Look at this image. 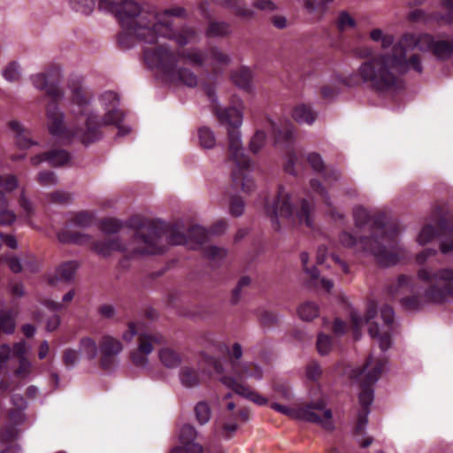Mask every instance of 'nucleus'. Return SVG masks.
<instances>
[{
  "label": "nucleus",
  "mask_w": 453,
  "mask_h": 453,
  "mask_svg": "<svg viewBox=\"0 0 453 453\" xmlns=\"http://www.w3.org/2000/svg\"><path fill=\"white\" fill-rule=\"evenodd\" d=\"M71 97L68 103L70 120L65 123V114L54 104L47 106L48 127L50 134L63 139H76L83 144H89L101 137L100 128L116 125L119 135L128 134L131 128L121 124L124 114L119 108V98L116 92L108 90L98 97V104L104 111L97 114V108L92 103L91 91L81 83L70 85Z\"/></svg>",
  "instance_id": "obj_1"
},
{
  "label": "nucleus",
  "mask_w": 453,
  "mask_h": 453,
  "mask_svg": "<svg viewBox=\"0 0 453 453\" xmlns=\"http://www.w3.org/2000/svg\"><path fill=\"white\" fill-rule=\"evenodd\" d=\"M417 43L426 45L441 61L449 60L453 55V37L450 40H436L434 35L426 33L416 39L413 34H404L390 52L380 53L364 61L357 72L342 78V83L348 87L365 83L379 93L400 88L403 85L402 76L409 70L418 73L423 72L418 54H412L407 58L405 44Z\"/></svg>",
  "instance_id": "obj_2"
},
{
  "label": "nucleus",
  "mask_w": 453,
  "mask_h": 453,
  "mask_svg": "<svg viewBox=\"0 0 453 453\" xmlns=\"http://www.w3.org/2000/svg\"><path fill=\"white\" fill-rule=\"evenodd\" d=\"M355 226L362 230L369 226L370 235L358 238L348 231H342L339 241L346 248L356 249L372 255L381 266L394 265L400 260V248L397 241L399 229L396 225L387 226L383 213L371 214L364 207L353 211Z\"/></svg>",
  "instance_id": "obj_3"
},
{
  "label": "nucleus",
  "mask_w": 453,
  "mask_h": 453,
  "mask_svg": "<svg viewBox=\"0 0 453 453\" xmlns=\"http://www.w3.org/2000/svg\"><path fill=\"white\" fill-rule=\"evenodd\" d=\"M437 254L434 249H425L416 257L418 265H423L418 270V279L426 285L424 294L416 292L413 285V278L401 274L397 282L388 287V295L392 297L397 296L403 289H409L411 295L400 299L402 307L410 311L421 310L425 303H443L449 299H453V269H434L428 263L431 257Z\"/></svg>",
  "instance_id": "obj_4"
},
{
  "label": "nucleus",
  "mask_w": 453,
  "mask_h": 453,
  "mask_svg": "<svg viewBox=\"0 0 453 453\" xmlns=\"http://www.w3.org/2000/svg\"><path fill=\"white\" fill-rule=\"evenodd\" d=\"M205 95L212 104V111L219 123L226 127L228 137V157L234 163L232 170V181L244 193H250L255 188V182L250 177V158L244 153L239 128L242 123V114L236 107L221 108L217 104L214 85L203 86Z\"/></svg>",
  "instance_id": "obj_5"
},
{
  "label": "nucleus",
  "mask_w": 453,
  "mask_h": 453,
  "mask_svg": "<svg viewBox=\"0 0 453 453\" xmlns=\"http://www.w3.org/2000/svg\"><path fill=\"white\" fill-rule=\"evenodd\" d=\"M209 231L199 225L190 226L185 234L178 224L169 225L158 219L143 216V256L145 254H163L168 245L203 244Z\"/></svg>",
  "instance_id": "obj_6"
},
{
  "label": "nucleus",
  "mask_w": 453,
  "mask_h": 453,
  "mask_svg": "<svg viewBox=\"0 0 453 453\" xmlns=\"http://www.w3.org/2000/svg\"><path fill=\"white\" fill-rule=\"evenodd\" d=\"M153 62L163 81L169 84L180 82L187 87L195 88L198 83L197 76L188 68H177L179 60L195 66L202 67L205 63L204 53L198 49L172 51L164 45L157 46L152 52Z\"/></svg>",
  "instance_id": "obj_7"
},
{
  "label": "nucleus",
  "mask_w": 453,
  "mask_h": 453,
  "mask_svg": "<svg viewBox=\"0 0 453 453\" xmlns=\"http://www.w3.org/2000/svg\"><path fill=\"white\" fill-rule=\"evenodd\" d=\"M98 9L111 13L119 20L122 32L119 43L125 49L133 47L142 41V6L135 0H99Z\"/></svg>",
  "instance_id": "obj_8"
},
{
  "label": "nucleus",
  "mask_w": 453,
  "mask_h": 453,
  "mask_svg": "<svg viewBox=\"0 0 453 453\" xmlns=\"http://www.w3.org/2000/svg\"><path fill=\"white\" fill-rule=\"evenodd\" d=\"M265 211L271 218L276 230L280 228V217L293 224H305L310 228L313 226L311 203L304 198H296L285 192L283 186L279 187L277 196L272 205L268 201L265 202Z\"/></svg>",
  "instance_id": "obj_9"
},
{
  "label": "nucleus",
  "mask_w": 453,
  "mask_h": 453,
  "mask_svg": "<svg viewBox=\"0 0 453 453\" xmlns=\"http://www.w3.org/2000/svg\"><path fill=\"white\" fill-rule=\"evenodd\" d=\"M171 17L186 18L187 11L180 6L165 9L153 15L154 21L152 23L150 21L146 23L143 16V42H147L145 30H152L156 35L173 40L180 47H184L196 40L197 33L194 27L184 26L180 30H174Z\"/></svg>",
  "instance_id": "obj_10"
},
{
  "label": "nucleus",
  "mask_w": 453,
  "mask_h": 453,
  "mask_svg": "<svg viewBox=\"0 0 453 453\" xmlns=\"http://www.w3.org/2000/svg\"><path fill=\"white\" fill-rule=\"evenodd\" d=\"M369 358L365 365L360 368L353 370L352 376L360 380V393L358 401L360 409L357 412V418L353 428L355 435L363 434L368 423V416L370 414V406L372 405L374 394L372 385L380 379L386 364L384 360H378L371 370L366 372L371 364Z\"/></svg>",
  "instance_id": "obj_11"
},
{
  "label": "nucleus",
  "mask_w": 453,
  "mask_h": 453,
  "mask_svg": "<svg viewBox=\"0 0 453 453\" xmlns=\"http://www.w3.org/2000/svg\"><path fill=\"white\" fill-rule=\"evenodd\" d=\"M326 403L323 398L308 402L296 409L277 403L271 404V408L280 413L298 420L320 425L326 431H334L333 412L330 409H326Z\"/></svg>",
  "instance_id": "obj_12"
},
{
  "label": "nucleus",
  "mask_w": 453,
  "mask_h": 453,
  "mask_svg": "<svg viewBox=\"0 0 453 453\" xmlns=\"http://www.w3.org/2000/svg\"><path fill=\"white\" fill-rule=\"evenodd\" d=\"M128 226L130 235L134 237L132 242L124 246L119 239H109L94 242L92 250L103 257H109L114 251L124 250L129 258L139 257L142 254V221L139 218H133L128 221Z\"/></svg>",
  "instance_id": "obj_13"
},
{
  "label": "nucleus",
  "mask_w": 453,
  "mask_h": 453,
  "mask_svg": "<svg viewBox=\"0 0 453 453\" xmlns=\"http://www.w3.org/2000/svg\"><path fill=\"white\" fill-rule=\"evenodd\" d=\"M275 144H284L287 149V161L284 165V171L292 175H296L299 169L303 167V157L297 153L293 148L294 126L290 121H286L280 127L273 121H270Z\"/></svg>",
  "instance_id": "obj_14"
},
{
  "label": "nucleus",
  "mask_w": 453,
  "mask_h": 453,
  "mask_svg": "<svg viewBox=\"0 0 453 453\" xmlns=\"http://www.w3.org/2000/svg\"><path fill=\"white\" fill-rule=\"evenodd\" d=\"M437 235L445 236L449 239V241H443L440 243L441 252L443 254L453 252L452 219L441 217L436 223V228L430 224L424 226L418 236V241L420 244H426Z\"/></svg>",
  "instance_id": "obj_15"
},
{
  "label": "nucleus",
  "mask_w": 453,
  "mask_h": 453,
  "mask_svg": "<svg viewBox=\"0 0 453 453\" xmlns=\"http://www.w3.org/2000/svg\"><path fill=\"white\" fill-rule=\"evenodd\" d=\"M30 80L35 88L44 90L54 102L63 98L64 93L59 86L61 73L58 68H52L44 73L32 75Z\"/></svg>",
  "instance_id": "obj_16"
},
{
  "label": "nucleus",
  "mask_w": 453,
  "mask_h": 453,
  "mask_svg": "<svg viewBox=\"0 0 453 453\" xmlns=\"http://www.w3.org/2000/svg\"><path fill=\"white\" fill-rule=\"evenodd\" d=\"M441 5L447 11L446 13L441 12H426L421 9H415L408 13L407 19L411 22H421L425 25L434 21L438 24L453 23V0H441Z\"/></svg>",
  "instance_id": "obj_17"
},
{
  "label": "nucleus",
  "mask_w": 453,
  "mask_h": 453,
  "mask_svg": "<svg viewBox=\"0 0 453 453\" xmlns=\"http://www.w3.org/2000/svg\"><path fill=\"white\" fill-rule=\"evenodd\" d=\"M380 316L384 321L385 326H387V330H385L383 333H380L378 323L372 322L369 326L368 332L372 338H376L379 340L380 349L382 351H386L391 346L390 331L393 328L395 320L394 309L388 304H384L380 309Z\"/></svg>",
  "instance_id": "obj_18"
},
{
  "label": "nucleus",
  "mask_w": 453,
  "mask_h": 453,
  "mask_svg": "<svg viewBox=\"0 0 453 453\" xmlns=\"http://www.w3.org/2000/svg\"><path fill=\"white\" fill-rule=\"evenodd\" d=\"M99 350L101 353V366L104 369H110L117 357L123 351V344L119 338L106 334L99 341Z\"/></svg>",
  "instance_id": "obj_19"
},
{
  "label": "nucleus",
  "mask_w": 453,
  "mask_h": 453,
  "mask_svg": "<svg viewBox=\"0 0 453 453\" xmlns=\"http://www.w3.org/2000/svg\"><path fill=\"white\" fill-rule=\"evenodd\" d=\"M222 384L231 388L234 393L252 401L257 405L264 406L267 403V399L260 395L257 392L254 391L251 388L238 382L231 376L222 375L219 379Z\"/></svg>",
  "instance_id": "obj_20"
},
{
  "label": "nucleus",
  "mask_w": 453,
  "mask_h": 453,
  "mask_svg": "<svg viewBox=\"0 0 453 453\" xmlns=\"http://www.w3.org/2000/svg\"><path fill=\"white\" fill-rule=\"evenodd\" d=\"M311 19H319L328 9L333 0H298Z\"/></svg>",
  "instance_id": "obj_21"
},
{
  "label": "nucleus",
  "mask_w": 453,
  "mask_h": 453,
  "mask_svg": "<svg viewBox=\"0 0 453 453\" xmlns=\"http://www.w3.org/2000/svg\"><path fill=\"white\" fill-rule=\"evenodd\" d=\"M58 239L62 243L83 245L90 242L91 237L86 234L74 232L66 226L58 233Z\"/></svg>",
  "instance_id": "obj_22"
},
{
  "label": "nucleus",
  "mask_w": 453,
  "mask_h": 453,
  "mask_svg": "<svg viewBox=\"0 0 453 453\" xmlns=\"http://www.w3.org/2000/svg\"><path fill=\"white\" fill-rule=\"evenodd\" d=\"M19 186V179L14 174L0 175V188L2 187L5 192H12ZM9 207V201L5 194L0 191V211Z\"/></svg>",
  "instance_id": "obj_23"
},
{
  "label": "nucleus",
  "mask_w": 453,
  "mask_h": 453,
  "mask_svg": "<svg viewBox=\"0 0 453 453\" xmlns=\"http://www.w3.org/2000/svg\"><path fill=\"white\" fill-rule=\"evenodd\" d=\"M9 127L14 132L16 143L20 149H28L36 144V142L30 139L29 130L24 128L19 121H10Z\"/></svg>",
  "instance_id": "obj_24"
},
{
  "label": "nucleus",
  "mask_w": 453,
  "mask_h": 453,
  "mask_svg": "<svg viewBox=\"0 0 453 453\" xmlns=\"http://www.w3.org/2000/svg\"><path fill=\"white\" fill-rule=\"evenodd\" d=\"M78 265L73 262H66L59 265V267L56 270L53 277L49 278V282L52 285L56 284L58 281H71L74 278V274Z\"/></svg>",
  "instance_id": "obj_25"
},
{
  "label": "nucleus",
  "mask_w": 453,
  "mask_h": 453,
  "mask_svg": "<svg viewBox=\"0 0 453 453\" xmlns=\"http://www.w3.org/2000/svg\"><path fill=\"white\" fill-rule=\"evenodd\" d=\"M233 371L240 378H254L259 380L262 378L263 372L259 366L254 364H243L240 362H233Z\"/></svg>",
  "instance_id": "obj_26"
},
{
  "label": "nucleus",
  "mask_w": 453,
  "mask_h": 453,
  "mask_svg": "<svg viewBox=\"0 0 453 453\" xmlns=\"http://www.w3.org/2000/svg\"><path fill=\"white\" fill-rule=\"evenodd\" d=\"M292 116L297 122L311 125L315 121L317 112L311 109V105L301 104L295 107Z\"/></svg>",
  "instance_id": "obj_27"
},
{
  "label": "nucleus",
  "mask_w": 453,
  "mask_h": 453,
  "mask_svg": "<svg viewBox=\"0 0 453 453\" xmlns=\"http://www.w3.org/2000/svg\"><path fill=\"white\" fill-rule=\"evenodd\" d=\"M99 350V344L96 343V340L86 336L81 339L79 344V351L88 360H94L96 358Z\"/></svg>",
  "instance_id": "obj_28"
},
{
  "label": "nucleus",
  "mask_w": 453,
  "mask_h": 453,
  "mask_svg": "<svg viewBox=\"0 0 453 453\" xmlns=\"http://www.w3.org/2000/svg\"><path fill=\"white\" fill-rule=\"evenodd\" d=\"M232 33L231 25L224 21H210L206 29L208 37H225Z\"/></svg>",
  "instance_id": "obj_29"
},
{
  "label": "nucleus",
  "mask_w": 453,
  "mask_h": 453,
  "mask_svg": "<svg viewBox=\"0 0 453 453\" xmlns=\"http://www.w3.org/2000/svg\"><path fill=\"white\" fill-rule=\"evenodd\" d=\"M231 78L233 81L240 88L246 91L251 88L252 73L247 67H242L238 71L232 73Z\"/></svg>",
  "instance_id": "obj_30"
},
{
  "label": "nucleus",
  "mask_w": 453,
  "mask_h": 453,
  "mask_svg": "<svg viewBox=\"0 0 453 453\" xmlns=\"http://www.w3.org/2000/svg\"><path fill=\"white\" fill-rule=\"evenodd\" d=\"M71 226L85 228L90 226L95 221V215L88 211H79L69 219Z\"/></svg>",
  "instance_id": "obj_31"
},
{
  "label": "nucleus",
  "mask_w": 453,
  "mask_h": 453,
  "mask_svg": "<svg viewBox=\"0 0 453 453\" xmlns=\"http://www.w3.org/2000/svg\"><path fill=\"white\" fill-rule=\"evenodd\" d=\"M180 379L186 388H193L200 383V377L196 370L190 367H182L180 372Z\"/></svg>",
  "instance_id": "obj_32"
},
{
  "label": "nucleus",
  "mask_w": 453,
  "mask_h": 453,
  "mask_svg": "<svg viewBox=\"0 0 453 453\" xmlns=\"http://www.w3.org/2000/svg\"><path fill=\"white\" fill-rule=\"evenodd\" d=\"M301 319L311 321L319 316V306L313 302H305L297 310Z\"/></svg>",
  "instance_id": "obj_33"
},
{
  "label": "nucleus",
  "mask_w": 453,
  "mask_h": 453,
  "mask_svg": "<svg viewBox=\"0 0 453 453\" xmlns=\"http://www.w3.org/2000/svg\"><path fill=\"white\" fill-rule=\"evenodd\" d=\"M356 26L357 22L355 19H353L346 11L341 12L335 20V27L339 33L353 29Z\"/></svg>",
  "instance_id": "obj_34"
},
{
  "label": "nucleus",
  "mask_w": 453,
  "mask_h": 453,
  "mask_svg": "<svg viewBox=\"0 0 453 453\" xmlns=\"http://www.w3.org/2000/svg\"><path fill=\"white\" fill-rule=\"evenodd\" d=\"M69 160L70 156L64 150H53L47 153V162L52 166H62Z\"/></svg>",
  "instance_id": "obj_35"
},
{
  "label": "nucleus",
  "mask_w": 453,
  "mask_h": 453,
  "mask_svg": "<svg viewBox=\"0 0 453 453\" xmlns=\"http://www.w3.org/2000/svg\"><path fill=\"white\" fill-rule=\"evenodd\" d=\"M224 4L238 17L250 18L253 15V11L245 8L243 0H226Z\"/></svg>",
  "instance_id": "obj_36"
},
{
  "label": "nucleus",
  "mask_w": 453,
  "mask_h": 453,
  "mask_svg": "<svg viewBox=\"0 0 453 453\" xmlns=\"http://www.w3.org/2000/svg\"><path fill=\"white\" fill-rule=\"evenodd\" d=\"M15 319L11 311H0V332L11 334L15 330Z\"/></svg>",
  "instance_id": "obj_37"
},
{
  "label": "nucleus",
  "mask_w": 453,
  "mask_h": 453,
  "mask_svg": "<svg viewBox=\"0 0 453 453\" xmlns=\"http://www.w3.org/2000/svg\"><path fill=\"white\" fill-rule=\"evenodd\" d=\"M159 358L166 367H176L180 364L179 354L171 349H161Z\"/></svg>",
  "instance_id": "obj_38"
},
{
  "label": "nucleus",
  "mask_w": 453,
  "mask_h": 453,
  "mask_svg": "<svg viewBox=\"0 0 453 453\" xmlns=\"http://www.w3.org/2000/svg\"><path fill=\"white\" fill-rule=\"evenodd\" d=\"M218 349L219 352L221 353H227L228 356H229V358H230V362H231V366L233 367V362L235 361V362H239V359L242 357V346L241 344L235 342L233 347H232V349L230 350L228 346L226 344V343H223V342H219L218 344Z\"/></svg>",
  "instance_id": "obj_39"
},
{
  "label": "nucleus",
  "mask_w": 453,
  "mask_h": 453,
  "mask_svg": "<svg viewBox=\"0 0 453 453\" xmlns=\"http://www.w3.org/2000/svg\"><path fill=\"white\" fill-rule=\"evenodd\" d=\"M194 411L196 420L200 425H204L210 420L211 412V408L206 402L202 401L197 403Z\"/></svg>",
  "instance_id": "obj_40"
},
{
  "label": "nucleus",
  "mask_w": 453,
  "mask_h": 453,
  "mask_svg": "<svg viewBox=\"0 0 453 453\" xmlns=\"http://www.w3.org/2000/svg\"><path fill=\"white\" fill-rule=\"evenodd\" d=\"M198 137L200 144L204 149H211L215 145V136L213 132L206 127H203L198 130Z\"/></svg>",
  "instance_id": "obj_41"
},
{
  "label": "nucleus",
  "mask_w": 453,
  "mask_h": 453,
  "mask_svg": "<svg viewBox=\"0 0 453 453\" xmlns=\"http://www.w3.org/2000/svg\"><path fill=\"white\" fill-rule=\"evenodd\" d=\"M71 6L75 12L88 15L96 7V0H71Z\"/></svg>",
  "instance_id": "obj_42"
},
{
  "label": "nucleus",
  "mask_w": 453,
  "mask_h": 453,
  "mask_svg": "<svg viewBox=\"0 0 453 453\" xmlns=\"http://www.w3.org/2000/svg\"><path fill=\"white\" fill-rule=\"evenodd\" d=\"M370 38L373 42H381V47L387 49L390 46H394V36L391 35H384L382 30L380 28L372 29L370 32Z\"/></svg>",
  "instance_id": "obj_43"
},
{
  "label": "nucleus",
  "mask_w": 453,
  "mask_h": 453,
  "mask_svg": "<svg viewBox=\"0 0 453 453\" xmlns=\"http://www.w3.org/2000/svg\"><path fill=\"white\" fill-rule=\"evenodd\" d=\"M75 296L74 289L69 290L66 294H65L62 297V303L54 302L51 300H47L44 302L43 305L46 309L50 311H58L64 308V303H70L73 301Z\"/></svg>",
  "instance_id": "obj_44"
},
{
  "label": "nucleus",
  "mask_w": 453,
  "mask_h": 453,
  "mask_svg": "<svg viewBox=\"0 0 453 453\" xmlns=\"http://www.w3.org/2000/svg\"><path fill=\"white\" fill-rule=\"evenodd\" d=\"M36 180L41 186L46 188L56 186L58 182L57 175L52 171L39 172Z\"/></svg>",
  "instance_id": "obj_45"
},
{
  "label": "nucleus",
  "mask_w": 453,
  "mask_h": 453,
  "mask_svg": "<svg viewBox=\"0 0 453 453\" xmlns=\"http://www.w3.org/2000/svg\"><path fill=\"white\" fill-rule=\"evenodd\" d=\"M197 435L196 428L189 425L186 424L182 426L180 433V441L184 445H188L189 443H195Z\"/></svg>",
  "instance_id": "obj_46"
},
{
  "label": "nucleus",
  "mask_w": 453,
  "mask_h": 453,
  "mask_svg": "<svg viewBox=\"0 0 453 453\" xmlns=\"http://www.w3.org/2000/svg\"><path fill=\"white\" fill-rule=\"evenodd\" d=\"M203 361L208 368L206 372L211 373V370L217 374H222L224 372L223 364L220 359L212 356L203 355Z\"/></svg>",
  "instance_id": "obj_47"
},
{
  "label": "nucleus",
  "mask_w": 453,
  "mask_h": 453,
  "mask_svg": "<svg viewBox=\"0 0 453 453\" xmlns=\"http://www.w3.org/2000/svg\"><path fill=\"white\" fill-rule=\"evenodd\" d=\"M333 339L331 336L319 334L317 340V349L320 355H326L332 349Z\"/></svg>",
  "instance_id": "obj_48"
},
{
  "label": "nucleus",
  "mask_w": 453,
  "mask_h": 453,
  "mask_svg": "<svg viewBox=\"0 0 453 453\" xmlns=\"http://www.w3.org/2000/svg\"><path fill=\"white\" fill-rule=\"evenodd\" d=\"M100 229L107 234H115L121 229V223L116 219H105L100 223Z\"/></svg>",
  "instance_id": "obj_49"
},
{
  "label": "nucleus",
  "mask_w": 453,
  "mask_h": 453,
  "mask_svg": "<svg viewBox=\"0 0 453 453\" xmlns=\"http://www.w3.org/2000/svg\"><path fill=\"white\" fill-rule=\"evenodd\" d=\"M245 203L240 196H233L230 198L229 211L234 217H240L244 211Z\"/></svg>",
  "instance_id": "obj_50"
},
{
  "label": "nucleus",
  "mask_w": 453,
  "mask_h": 453,
  "mask_svg": "<svg viewBox=\"0 0 453 453\" xmlns=\"http://www.w3.org/2000/svg\"><path fill=\"white\" fill-rule=\"evenodd\" d=\"M2 74L7 81L13 82L19 81L20 77L19 65L15 62L10 63L3 70Z\"/></svg>",
  "instance_id": "obj_51"
},
{
  "label": "nucleus",
  "mask_w": 453,
  "mask_h": 453,
  "mask_svg": "<svg viewBox=\"0 0 453 453\" xmlns=\"http://www.w3.org/2000/svg\"><path fill=\"white\" fill-rule=\"evenodd\" d=\"M306 160L313 171L321 173L325 170V163L321 156L317 152H311L307 155Z\"/></svg>",
  "instance_id": "obj_52"
},
{
  "label": "nucleus",
  "mask_w": 453,
  "mask_h": 453,
  "mask_svg": "<svg viewBox=\"0 0 453 453\" xmlns=\"http://www.w3.org/2000/svg\"><path fill=\"white\" fill-rule=\"evenodd\" d=\"M310 185L311 189L317 193L322 201L328 206H330V197L326 188L321 184V182L317 179H311L310 180Z\"/></svg>",
  "instance_id": "obj_53"
},
{
  "label": "nucleus",
  "mask_w": 453,
  "mask_h": 453,
  "mask_svg": "<svg viewBox=\"0 0 453 453\" xmlns=\"http://www.w3.org/2000/svg\"><path fill=\"white\" fill-rule=\"evenodd\" d=\"M322 375V370L316 361L310 362L306 366V377L309 380L318 382Z\"/></svg>",
  "instance_id": "obj_54"
},
{
  "label": "nucleus",
  "mask_w": 453,
  "mask_h": 453,
  "mask_svg": "<svg viewBox=\"0 0 453 453\" xmlns=\"http://www.w3.org/2000/svg\"><path fill=\"white\" fill-rule=\"evenodd\" d=\"M265 133L258 130L255 133L250 142V149L253 153H257L264 146L265 142Z\"/></svg>",
  "instance_id": "obj_55"
},
{
  "label": "nucleus",
  "mask_w": 453,
  "mask_h": 453,
  "mask_svg": "<svg viewBox=\"0 0 453 453\" xmlns=\"http://www.w3.org/2000/svg\"><path fill=\"white\" fill-rule=\"evenodd\" d=\"M19 204L21 209L27 213V217H30L35 212V208L33 203L30 199L26 196L25 188H22L20 190L19 197Z\"/></svg>",
  "instance_id": "obj_56"
},
{
  "label": "nucleus",
  "mask_w": 453,
  "mask_h": 453,
  "mask_svg": "<svg viewBox=\"0 0 453 453\" xmlns=\"http://www.w3.org/2000/svg\"><path fill=\"white\" fill-rule=\"evenodd\" d=\"M80 351L73 349H67L64 351L63 361L67 367L75 366L80 360Z\"/></svg>",
  "instance_id": "obj_57"
},
{
  "label": "nucleus",
  "mask_w": 453,
  "mask_h": 453,
  "mask_svg": "<svg viewBox=\"0 0 453 453\" xmlns=\"http://www.w3.org/2000/svg\"><path fill=\"white\" fill-rule=\"evenodd\" d=\"M17 219L16 213L9 207L0 211V226H12Z\"/></svg>",
  "instance_id": "obj_58"
},
{
  "label": "nucleus",
  "mask_w": 453,
  "mask_h": 453,
  "mask_svg": "<svg viewBox=\"0 0 453 453\" xmlns=\"http://www.w3.org/2000/svg\"><path fill=\"white\" fill-rule=\"evenodd\" d=\"M211 58L221 65H227L230 62V58L227 54L221 51L218 47L212 46L209 50Z\"/></svg>",
  "instance_id": "obj_59"
},
{
  "label": "nucleus",
  "mask_w": 453,
  "mask_h": 453,
  "mask_svg": "<svg viewBox=\"0 0 453 453\" xmlns=\"http://www.w3.org/2000/svg\"><path fill=\"white\" fill-rule=\"evenodd\" d=\"M171 453H203V447L198 443H189L182 446H176Z\"/></svg>",
  "instance_id": "obj_60"
},
{
  "label": "nucleus",
  "mask_w": 453,
  "mask_h": 453,
  "mask_svg": "<svg viewBox=\"0 0 453 453\" xmlns=\"http://www.w3.org/2000/svg\"><path fill=\"white\" fill-rule=\"evenodd\" d=\"M203 252L204 256L211 260L221 259L226 255V252L224 249L216 246H209L204 249Z\"/></svg>",
  "instance_id": "obj_61"
},
{
  "label": "nucleus",
  "mask_w": 453,
  "mask_h": 453,
  "mask_svg": "<svg viewBox=\"0 0 453 453\" xmlns=\"http://www.w3.org/2000/svg\"><path fill=\"white\" fill-rule=\"evenodd\" d=\"M259 319L264 326H271L277 324L278 316L273 311H264L260 313Z\"/></svg>",
  "instance_id": "obj_62"
},
{
  "label": "nucleus",
  "mask_w": 453,
  "mask_h": 453,
  "mask_svg": "<svg viewBox=\"0 0 453 453\" xmlns=\"http://www.w3.org/2000/svg\"><path fill=\"white\" fill-rule=\"evenodd\" d=\"M250 283V278L248 276H242L232 292V303H236L240 299V294L242 288L249 286Z\"/></svg>",
  "instance_id": "obj_63"
},
{
  "label": "nucleus",
  "mask_w": 453,
  "mask_h": 453,
  "mask_svg": "<svg viewBox=\"0 0 453 453\" xmlns=\"http://www.w3.org/2000/svg\"><path fill=\"white\" fill-rule=\"evenodd\" d=\"M97 312L102 318L111 319L115 317L117 310L114 305L104 303L98 307Z\"/></svg>",
  "instance_id": "obj_64"
}]
</instances>
